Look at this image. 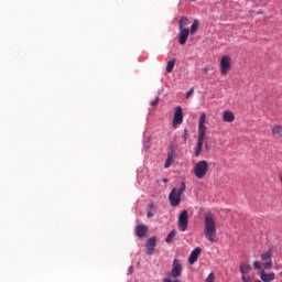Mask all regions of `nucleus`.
Returning <instances> with one entry per match:
<instances>
[{"label":"nucleus","mask_w":282,"mask_h":282,"mask_svg":"<svg viewBox=\"0 0 282 282\" xmlns=\"http://www.w3.org/2000/svg\"><path fill=\"white\" fill-rule=\"evenodd\" d=\"M205 224V230L204 236L207 241H210V243H215L217 241V223L215 220V215L208 213L205 215L204 219Z\"/></svg>","instance_id":"obj_1"},{"label":"nucleus","mask_w":282,"mask_h":282,"mask_svg":"<svg viewBox=\"0 0 282 282\" xmlns=\"http://www.w3.org/2000/svg\"><path fill=\"white\" fill-rule=\"evenodd\" d=\"M204 140H206V113H202L198 121V139L195 148V156L202 155V149H204Z\"/></svg>","instance_id":"obj_2"},{"label":"nucleus","mask_w":282,"mask_h":282,"mask_svg":"<svg viewBox=\"0 0 282 282\" xmlns=\"http://www.w3.org/2000/svg\"><path fill=\"white\" fill-rule=\"evenodd\" d=\"M184 191H186V183L183 181L178 189L174 187L169 194L170 204L173 206V208L180 206L182 203V194Z\"/></svg>","instance_id":"obj_3"},{"label":"nucleus","mask_w":282,"mask_h":282,"mask_svg":"<svg viewBox=\"0 0 282 282\" xmlns=\"http://www.w3.org/2000/svg\"><path fill=\"white\" fill-rule=\"evenodd\" d=\"M194 175L195 177H197V180H204V177H206V173H208V161L203 160V161H198L194 169Z\"/></svg>","instance_id":"obj_4"},{"label":"nucleus","mask_w":282,"mask_h":282,"mask_svg":"<svg viewBox=\"0 0 282 282\" xmlns=\"http://www.w3.org/2000/svg\"><path fill=\"white\" fill-rule=\"evenodd\" d=\"M184 270V267L180 262V260L174 259L171 270V276L174 279V281H178V276H182V271Z\"/></svg>","instance_id":"obj_5"},{"label":"nucleus","mask_w":282,"mask_h":282,"mask_svg":"<svg viewBox=\"0 0 282 282\" xmlns=\"http://www.w3.org/2000/svg\"><path fill=\"white\" fill-rule=\"evenodd\" d=\"M188 228V210H183L178 216V229L181 232H186Z\"/></svg>","instance_id":"obj_6"},{"label":"nucleus","mask_w":282,"mask_h":282,"mask_svg":"<svg viewBox=\"0 0 282 282\" xmlns=\"http://www.w3.org/2000/svg\"><path fill=\"white\" fill-rule=\"evenodd\" d=\"M231 63H232V59L230 58V56L225 55V56L221 57V59H220V74L223 76H226L228 74V72H230Z\"/></svg>","instance_id":"obj_7"},{"label":"nucleus","mask_w":282,"mask_h":282,"mask_svg":"<svg viewBox=\"0 0 282 282\" xmlns=\"http://www.w3.org/2000/svg\"><path fill=\"white\" fill-rule=\"evenodd\" d=\"M272 250H268L265 253L261 254V261H263L262 265L264 270H272Z\"/></svg>","instance_id":"obj_8"},{"label":"nucleus","mask_w":282,"mask_h":282,"mask_svg":"<svg viewBox=\"0 0 282 282\" xmlns=\"http://www.w3.org/2000/svg\"><path fill=\"white\" fill-rule=\"evenodd\" d=\"M184 122V110L182 106H177L174 112L173 124H182Z\"/></svg>","instance_id":"obj_9"},{"label":"nucleus","mask_w":282,"mask_h":282,"mask_svg":"<svg viewBox=\"0 0 282 282\" xmlns=\"http://www.w3.org/2000/svg\"><path fill=\"white\" fill-rule=\"evenodd\" d=\"M178 43L180 45H186L188 41V35L191 34V29H178Z\"/></svg>","instance_id":"obj_10"},{"label":"nucleus","mask_w":282,"mask_h":282,"mask_svg":"<svg viewBox=\"0 0 282 282\" xmlns=\"http://www.w3.org/2000/svg\"><path fill=\"white\" fill-rule=\"evenodd\" d=\"M156 239L155 237H151L148 241H147V254H149V257H151V254H153V252H155V246H156Z\"/></svg>","instance_id":"obj_11"},{"label":"nucleus","mask_w":282,"mask_h":282,"mask_svg":"<svg viewBox=\"0 0 282 282\" xmlns=\"http://www.w3.org/2000/svg\"><path fill=\"white\" fill-rule=\"evenodd\" d=\"M199 254H202V248L197 247L191 252L188 263L193 265V263H195L197 259H199Z\"/></svg>","instance_id":"obj_12"},{"label":"nucleus","mask_w":282,"mask_h":282,"mask_svg":"<svg viewBox=\"0 0 282 282\" xmlns=\"http://www.w3.org/2000/svg\"><path fill=\"white\" fill-rule=\"evenodd\" d=\"M274 279H276V275L274 274V272H271V273H265V271L261 272V280L263 282H272L274 281Z\"/></svg>","instance_id":"obj_13"},{"label":"nucleus","mask_w":282,"mask_h":282,"mask_svg":"<svg viewBox=\"0 0 282 282\" xmlns=\"http://www.w3.org/2000/svg\"><path fill=\"white\" fill-rule=\"evenodd\" d=\"M223 120L224 122H235V113H232L230 110H226L223 113Z\"/></svg>","instance_id":"obj_14"},{"label":"nucleus","mask_w":282,"mask_h":282,"mask_svg":"<svg viewBox=\"0 0 282 282\" xmlns=\"http://www.w3.org/2000/svg\"><path fill=\"white\" fill-rule=\"evenodd\" d=\"M148 230H149V228L145 225L137 226V237L142 239V237H144L147 235Z\"/></svg>","instance_id":"obj_15"},{"label":"nucleus","mask_w":282,"mask_h":282,"mask_svg":"<svg viewBox=\"0 0 282 282\" xmlns=\"http://www.w3.org/2000/svg\"><path fill=\"white\" fill-rule=\"evenodd\" d=\"M272 134L276 138H282V126L281 124H273L271 128Z\"/></svg>","instance_id":"obj_16"},{"label":"nucleus","mask_w":282,"mask_h":282,"mask_svg":"<svg viewBox=\"0 0 282 282\" xmlns=\"http://www.w3.org/2000/svg\"><path fill=\"white\" fill-rule=\"evenodd\" d=\"M186 25H191L187 17H182L178 21V29H186Z\"/></svg>","instance_id":"obj_17"},{"label":"nucleus","mask_w":282,"mask_h":282,"mask_svg":"<svg viewBox=\"0 0 282 282\" xmlns=\"http://www.w3.org/2000/svg\"><path fill=\"white\" fill-rule=\"evenodd\" d=\"M176 235H177V231L175 229H172L171 232L167 235L165 242L173 243V240L175 239Z\"/></svg>","instance_id":"obj_18"},{"label":"nucleus","mask_w":282,"mask_h":282,"mask_svg":"<svg viewBox=\"0 0 282 282\" xmlns=\"http://www.w3.org/2000/svg\"><path fill=\"white\" fill-rule=\"evenodd\" d=\"M197 30H199V20H194L191 29H189V33L191 34H196Z\"/></svg>","instance_id":"obj_19"},{"label":"nucleus","mask_w":282,"mask_h":282,"mask_svg":"<svg viewBox=\"0 0 282 282\" xmlns=\"http://www.w3.org/2000/svg\"><path fill=\"white\" fill-rule=\"evenodd\" d=\"M250 270H252L250 264H241L240 265V272H241L242 276H246V274H248V272H250Z\"/></svg>","instance_id":"obj_20"},{"label":"nucleus","mask_w":282,"mask_h":282,"mask_svg":"<svg viewBox=\"0 0 282 282\" xmlns=\"http://www.w3.org/2000/svg\"><path fill=\"white\" fill-rule=\"evenodd\" d=\"M175 63L176 61L175 59H172L170 62H167V65H166V72L167 74H171L175 67Z\"/></svg>","instance_id":"obj_21"},{"label":"nucleus","mask_w":282,"mask_h":282,"mask_svg":"<svg viewBox=\"0 0 282 282\" xmlns=\"http://www.w3.org/2000/svg\"><path fill=\"white\" fill-rule=\"evenodd\" d=\"M171 164H173V153L167 154V159L165 161L164 167L170 169Z\"/></svg>","instance_id":"obj_22"},{"label":"nucleus","mask_w":282,"mask_h":282,"mask_svg":"<svg viewBox=\"0 0 282 282\" xmlns=\"http://www.w3.org/2000/svg\"><path fill=\"white\" fill-rule=\"evenodd\" d=\"M206 282H215V273H209L206 279Z\"/></svg>","instance_id":"obj_23"},{"label":"nucleus","mask_w":282,"mask_h":282,"mask_svg":"<svg viewBox=\"0 0 282 282\" xmlns=\"http://www.w3.org/2000/svg\"><path fill=\"white\" fill-rule=\"evenodd\" d=\"M253 268H254V270H261V262L254 261L253 262Z\"/></svg>","instance_id":"obj_24"},{"label":"nucleus","mask_w":282,"mask_h":282,"mask_svg":"<svg viewBox=\"0 0 282 282\" xmlns=\"http://www.w3.org/2000/svg\"><path fill=\"white\" fill-rule=\"evenodd\" d=\"M158 102H160V97H156L155 100L151 101V107H156Z\"/></svg>","instance_id":"obj_25"},{"label":"nucleus","mask_w":282,"mask_h":282,"mask_svg":"<svg viewBox=\"0 0 282 282\" xmlns=\"http://www.w3.org/2000/svg\"><path fill=\"white\" fill-rule=\"evenodd\" d=\"M195 91V88H191L189 91L186 94V98H191Z\"/></svg>","instance_id":"obj_26"},{"label":"nucleus","mask_w":282,"mask_h":282,"mask_svg":"<svg viewBox=\"0 0 282 282\" xmlns=\"http://www.w3.org/2000/svg\"><path fill=\"white\" fill-rule=\"evenodd\" d=\"M163 282H181L180 280H171L169 278L164 279Z\"/></svg>","instance_id":"obj_27"},{"label":"nucleus","mask_w":282,"mask_h":282,"mask_svg":"<svg viewBox=\"0 0 282 282\" xmlns=\"http://www.w3.org/2000/svg\"><path fill=\"white\" fill-rule=\"evenodd\" d=\"M147 217H148V219H151V217H153V212H148V214H147Z\"/></svg>","instance_id":"obj_28"},{"label":"nucleus","mask_w":282,"mask_h":282,"mask_svg":"<svg viewBox=\"0 0 282 282\" xmlns=\"http://www.w3.org/2000/svg\"><path fill=\"white\" fill-rule=\"evenodd\" d=\"M187 133H188V130H184V135H183V139L186 141V135H187Z\"/></svg>","instance_id":"obj_29"},{"label":"nucleus","mask_w":282,"mask_h":282,"mask_svg":"<svg viewBox=\"0 0 282 282\" xmlns=\"http://www.w3.org/2000/svg\"><path fill=\"white\" fill-rule=\"evenodd\" d=\"M149 209H150V210H153V203H152V204H149Z\"/></svg>","instance_id":"obj_30"},{"label":"nucleus","mask_w":282,"mask_h":282,"mask_svg":"<svg viewBox=\"0 0 282 282\" xmlns=\"http://www.w3.org/2000/svg\"><path fill=\"white\" fill-rule=\"evenodd\" d=\"M204 74H208V68L203 69Z\"/></svg>","instance_id":"obj_31"},{"label":"nucleus","mask_w":282,"mask_h":282,"mask_svg":"<svg viewBox=\"0 0 282 282\" xmlns=\"http://www.w3.org/2000/svg\"><path fill=\"white\" fill-rule=\"evenodd\" d=\"M164 184L169 183V178H163Z\"/></svg>","instance_id":"obj_32"},{"label":"nucleus","mask_w":282,"mask_h":282,"mask_svg":"<svg viewBox=\"0 0 282 282\" xmlns=\"http://www.w3.org/2000/svg\"><path fill=\"white\" fill-rule=\"evenodd\" d=\"M129 272H130V273L133 272V267H130V268H129Z\"/></svg>","instance_id":"obj_33"}]
</instances>
